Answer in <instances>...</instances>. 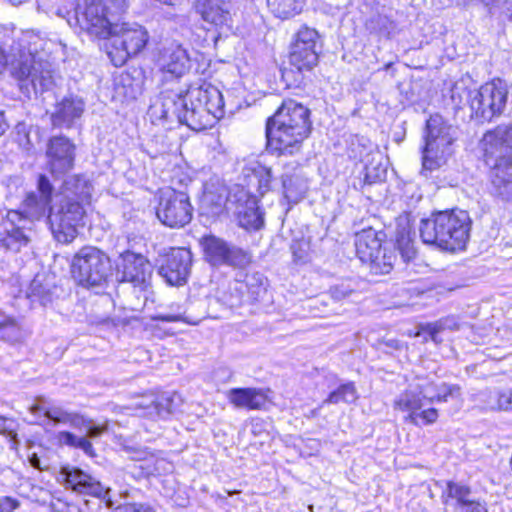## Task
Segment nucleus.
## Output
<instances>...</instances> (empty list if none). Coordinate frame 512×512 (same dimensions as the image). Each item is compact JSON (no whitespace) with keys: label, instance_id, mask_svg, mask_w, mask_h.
<instances>
[{"label":"nucleus","instance_id":"f257e3e1","mask_svg":"<svg viewBox=\"0 0 512 512\" xmlns=\"http://www.w3.org/2000/svg\"><path fill=\"white\" fill-rule=\"evenodd\" d=\"M223 115V95L211 84L191 86L185 94H162L160 119L176 120L192 130L202 131L212 127Z\"/></svg>","mask_w":512,"mask_h":512},{"label":"nucleus","instance_id":"1a4fd4ad","mask_svg":"<svg viewBox=\"0 0 512 512\" xmlns=\"http://www.w3.org/2000/svg\"><path fill=\"white\" fill-rule=\"evenodd\" d=\"M508 99L507 84L496 79L474 90L471 100L472 115L481 121H490L503 113Z\"/></svg>","mask_w":512,"mask_h":512},{"label":"nucleus","instance_id":"338daca9","mask_svg":"<svg viewBox=\"0 0 512 512\" xmlns=\"http://www.w3.org/2000/svg\"><path fill=\"white\" fill-rule=\"evenodd\" d=\"M4 423H5V418L3 417H0V432L3 433L4 432Z\"/></svg>","mask_w":512,"mask_h":512},{"label":"nucleus","instance_id":"c9c22d12","mask_svg":"<svg viewBox=\"0 0 512 512\" xmlns=\"http://www.w3.org/2000/svg\"><path fill=\"white\" fill-rule=\"evenodd\" d=\"M358 399V394L355 385L352 382H348L340 385L336 390L332 391L328 397L323 400L320 408L326 404H339L354 403Z\"/></svg>","mask_w":512,"mask_h":512},{"label":"nucleus","instance_id":"c756f323","mask_svg":"<svg viewBox=\"0 0 512 512\" xmlns=\"http://www.w3.org/2000/svg\"><path fill=\"white\" fill-rule=\"evenodd\" d=\"M202 18L207 23L224 31L231 29L229 3L203 2Z\"/></svg>","mask_w":512,"mask_h":512},{"label":"nucleus","instance_id":"dca6fc26","mask_svg":"<svg viewBox=\"0 0 512 512\" xmlns=\"http://www.w3.org/2000/svg\"><path fill=\"white\" fill-rule=\"evenodd\" d=\"M192 253L186 248H172L163 256L159 275L171 286L184 285L190 275Z\"/></svg>","mask_w":512,"mask_h":512},{"label":"nucleus","instance_id":"7ed1b4c3","mask_svg":"<svg viewBox=\"0 0 512 512\" xmlns=\"http://www.w3.org/2000/svg\"><path fill=\"white\" fill-rule=\"evenodd\" d=\"M472 221L464 210H447L433 213L420 223L423 243L441 250L463 251L470 238Z\"/></svg>","mask_w":512,"mask_h":512},{"label":"nucleus","instance_id":"f704fd0d","mask_svg":"<svg viewBox=\"0 0 512 512\" xmlns=\"http://www.w3.org/2000/svg\"><path fill=\"white\" fill-rule=\"evenodd\" d=\"M395 405L402 411H410L411 413H417L422 407L423 399L419 390H416L415 383L410 384L409 389L402 393L395 401Z\"/></svg>","mask_w":512,"mask_h":512},{"label":"nucleus","instance_id":"8fccbe9b","mask_svg":"<svg viewBox=\"0 0 512 512\" xmlns=\"http://www.w3.org/2000/svg\"><path fill=\"white\" fill-rule=\"evenodd\" d=\"M82 427L86 428V437L88 439L98 438L104 432H106L108 429L107 424L99 426V425H94V424H92L91 421H86V420H85V424Z\"/></svg>","mask_w":512,"mask_h":512},{"label":"nucleus","instance_id":"aec40b11","mask_svg":"<svg viewBox=\"0 0 512 512\" xmlns=\"http://www.w3.org/2000/svg\"><path fill=\"white\" fill-rule=\"evenodd\" d=\"M122 281L133 284L141 290H146L152 276V265L141 254L125 251L121 254Z\"/></svg>","mask_w":512,"mask_h":512},{"label":"nucleus","instance_id":"6e6d98bb","mask_svg":"<svg viewBox=\"0 0 512 512\" xmlns=\"http://www.w3.org/2000/svg\"><path fill=\"white\" fill-rule=\"evenodd\" d=\"M19 507V502L11 497L0 498V512H13Z\"/></svg>","mask_w":512,"mask_h":512},{"label":"nucleus","instance_id":"4468645a","mask_svg":"<svg viewBox=\"0 0 512 512\" xmlns=\"http://www.w3.org/2000/svg\"><path fill=\"white\" fill-rule=\"evenodd\" d=\"M202 245L206 260L213 266L243 267L249 263V257L242 249L216 236L204 237Z\"/></svg>","mask_w":512,"mask_h":512},{"label":"nucleus","instance_id":"e433bc0d","mask_svg":"<svg viewBox=\"0 0 512 512\" xmlns=\"http://www.w3.org/2000/svg\"><path fill=\"white\" fill-rule=\"evenodd\" d=\"M396 244L399 253L405 262H409L416 256L414 241L411 237V231L408 226H404L397 230Z\"/></svg>","mask_w":512,"mask_h":512},{"label":"nucleus","instance_id":"39448f33","mask_svg":"<svg viewBox=\"0 0 512 512\" xmlns=\"http://www.w3.org/2000/svg\"><path fill=\"white\" fill-rule=\"evenodd\" d=\"M7 58L12 76L19 81L20 88L26 93H42L52 86L49 64L31 51L18 49L16 52L15 48H11Z\"/></svg>","mask_w":512,"mask_h":512},{"label":"nucleus","instance_id":"603ef678","mask_svg":"<svg viewBox=\"0 0 512 512\" xmlns=\"http://www.w3.org/2000/svg\"><path fill=\"white\" fill-rule=\"evenodd\" d=\"M79 437L68 431H61L57 435V440L60 444L76 448Z\"/></svg>","mask_w":512,"mask_h":512},{"label":"nucleus","instance_id":"f8f14e48","mask_svg":"<svg viewBox=\"0 0 512 512\" xmlns=\"http://www.w3.org/2000/svg\"><path fill=\"white\" fill-rule=\"evenodd\" d=\"M320 48L318 31L307 25L301 26L290 46V64L298 71L311 70L318 63Z\"/></svg>","mask_w":512,"mask_h":512},{"label":"nucleus","instance_id":"412c9836","mask_svg":"<svg viewBox=\"0 0 512 512\" xmlns=\"http://www.w3.org/2000/svg\"><path fill=\"white\" fill-rule=\"evenodd\" d=\"M442 496L446 498V504H449V501H454L455 512H488L486 503L477 499L466 485L448 482Z\"/></svg>","mask_w":512,"mask_h":512},{"label":"nucleus","instance_id":"bb28decb","mask_svg":"<svg viewBox=\"0 0 512 512\" xmlns=\"http://www.w3.org/2000/svg\"><path fill=\"white\" fill-rule=\"evenodd\" d=\"M16 220V217H9L0 224V246L13 253L20 252L30 242V236L15 224Z\"/></svg>","mask_w":512,"mask_h":512},{"label":"nucleus","instance_id":"69168bd1","mask_svg":"<svg viewBox=\"0 0 512 512\" xmlns=\"http://www.w3.org/2000/svg\"><path fill=\"white\" fill-rule=\"evenodd\" d=\"M229 0H203V2H210V3H228Z\"/></svg>","mask_w":512,"mask_h":512},{"label":"nucleus","instance_id":"5fc2aeb1","mask_svg":"<svg viewBox=\"0 0 512 512\" xmlns=\"http://www.w3.org/2000/svg\"><path fill=\"white\" fill-rule=\"evenodd\" d=\"M498 406L502 410L512 411V391H504L499 394Z\"/></svg>","mask_w":512,"mask_h":512},{"label":"nucleus","instance_id":"4be33fe9","mask_svg":"<svg viewBox=\"0 0 512 512\" xmlns=\"http://www.w3.org/2000/svg\"><path fill=\"white\" fill-rule=\"evenodd\" d=\"M157 64L163 73L176 78L186 74L191 66L187 50L175 43H171L160 51Z\"/></svg>","mask_w":512,"mask_h":512},{"label":"nucleus","instance_id":"13d9d810","mask_svg":"<svg viewBox=\"0 0 512 512\" xmlns=\"http://www.w3.org/2000/svg\"><path fill=\"white\" fill-rule=\"evenodd\" d=\"M153 319L164 322L186 321V319L181 314H159L154 316Z\"/></svg>","mask_w":512,"mask_h":512},{"label":"nucleus","instance_id":"774afa93","mask_svg":"<svg viewBox=\"0 0 512 512\" xmlns=\"http://www.w3.org/2000/svg\"><path fill=\"white\" fill-rule=\"evenodd\" d=\"M291 248H292V250H293V254H294L295 258H297V259H302V258H303L302 254H298V253L295 251L294 245H293Z\"/></svg>","mask_w":512,"mask_h":512},{"label":"nucleus","instance_id":"680f3d73","mask_svg":"<svg viewBox=\"0 0 512 512\" xmlns=\"http://www.w3.org/2000/svg\"><path fill=\"white\" fill-rule=\"evenodd\" d=\"M7 129H8V124L4 117V113L0 111V136L3 135Z\"/></svg>","mask_w":512,"mask_h":512},{"label":"nucleus","instance_id":"ddd939ff","mask_svg":"<svg viewBox=\"0 0 512 512\" xmlns=\"http://www.w3.org/2000/svg\"><path fill=\"white\" fill-rule=\"evenodd\" d=\"M76 19L82 31L98 39H108L116 24L101 0H85L84 7L76 12Z\"/></svg>","mask_w":512,"mask_h":512},{"label":"nucleus","instance_id":"72a5a7b5","mask_svg":"<svg viewBox=\"0 0 512 512\" xmlns=\"http://www.w3.org/2000/svg\"><path fill=\"white\" fill-rule=\"evenodd\" d=\"M271 12L279 18H288L301 12L304 0H266Z\"/></svg>","mask_w":512,"mask_h":512},{"label":"nucleus","instance_id":"3c124183","mask_svg":"<svg viewBox=\"0 0 512 512\" xmlns=\"http://www.w3.org/2000/svg\"><path fill=\"white\" fill-rule=\"evenodd\" d=\"M8 329L13 335H16L19 331L18 325L15 319L3 314L0 311V330Z\"/></svg>","mask_w":512,"mask_h":512},{"label":"nucleus","instance_id":"a211bd4d","mask_svg":"<svg viewBox=\"0 0 512 512\" xmlns=\"http://www.w3.org/2000/svg\"><path fill=\"white\" fill-rule=\"evenodd\" d=\"M46 156L51 174L56 178L61 177L74 166L75 145L67 137H52L47 145Z\"/></svg>","mask_w":512,"mask_h":512},{"label":"nucleus","instance_id":"0e129e2a","mask_svg":"<svg viewBox=\"0 0 512 512\" xmlns=\"http://www.w3.org/2000/svg\"><path fill=\"white\" fill-rule=\"evenodd\" d=\"M120 9H123L127 6V0H112Z\"/></svg>","mask_w":512,"mask_h":512},{"label":"nucleus","instance_id":"b1692460","mask_svg":"<svg viewBox=\"0 0 512 512\" xmlns=\"http://www.w3.org/2000/svg\"><path fill=\"white\" fill-rule=\"evenodd\" d=\"M29 410L34 415L42 412L44 417L54 424H69L74 428H82L85 424L83 416L75 412H69L60 406L51 405L43 396L37 397L36 403Z\"/></svg>","mask_w":512,"mask_h":512},{"label":"nucleus","instance_id":"6e6552de","mask_svg":"<svg viewBox=\"0 0 512 512\" xmlns=\"http://www.w3.org/2000/svg\"><path fill=\"white\" fill-rule=\"evenodd\" d=\"M108 39V57L114 66L121 67L131 56L144 49L148 42V33L136 23H117Z\"/></svg>","mask_w":512,"mask_h":512},{"label":"nucleus","instance_id":"2f4dec72","mask_svg":"<svg viewBox=\"0 0 512 512\" xmlns=\"http://www.w3.org/2000/svg\"><path fill=\"white\" fill-rule=\"evenodd\" d=\"M26 296L32 303L46 306L53 300V285L45 275L37 274L31 281Z\"/></svg>","mask_w":512,"mask_h":512},{"label":"nucleus","instance_id":"7c9ffc66","mask_svg":"<svg viewBox=\"0 0 512 512\" xmlns=\"http://www.w3.org/2000/svg\"><path fill=\"white\" fill-rule=\"evenodd\" d=\"M49 204V202L44 201L42 196L37 195L35 192H30L24 199L21 210L9 212L8 217H16L18 220L39 219L45 214L46 207Z\"/></svg>","mask_w":512,"mask_h":512},{"label":"nucleus","instance_id":"5701e85b","mask_svg":"<svg viewBox=\"0 0 512 512\" xmlns=\"http://www.w3.org/2000/svg\"><path fill=\"white\" fill-rule=\"evenodd\" d=\"M85 111L84 100L75 95L64 97L57 102L51 113V123L58 128H71L81 119Z\"/></svg>","mask_w":512,"mask_h":512},{"label":"nucleus","instance_id":"58836bf2","mask_svg":"<svg viewBox=\"0 0 512 512\" xmlns=\"http://www.w3.org/2000/svg\"><path fill=\"white\" fill-rule=\"evenodd\" d=\"M459 325L456 320L452 317H447L440 319L434 323H428L426 325L421 326V330L423 333H426L430 336V338L434 342H438V334L444 330H456Z\"/></svg>","mask_w":512,"mask_h":512},{"label":"nucleus","instance_id":"49530a36","mask_svg":"<svg viewBox=\"0 0 512 512\" xmlns=\"http://www.w3.org/2000/svg\"><path fill=\"white\" fill-rule=\"evenodd\" d=\"M37 190L44 201L51 202L54 187L46 175L40 174L37 181Z\"/></svg>","mask_w":512,"mask_h":512},{"label":"nucleus","instance_id":"a878e982","mask_svg":"<svg viewBox=\"0 0 512 512\" xmlns=\"http://www.w3.org/2000/svg\"><path fill=\"white\" fill-rule=\"evenodd\" d=\"M226 398L235 408L260 410L267 402V395L259 388H232L226 392Z\"/></svg>","mask_w":512,"mask_h":512},{"label":"nucleus","instance_id":"393cba45","mask_svg":"<svg viewBox=\"0 0 512 512\" xmlns=\"http://www.w3.org/2000/svg\"><path fill=\"white\" fill-rule=\"evenodd\" d=\"M181 402L177 394L163 393L157 397L143 398L137 407L143 410L142 415L150 418H166L172 414Z\"/></svg>","mask_w":512,"mask_h":512},{"label":"nucleus","instance_id":"37998d69","mask_svg":"<svg viewBox=\"0 0 512 512\" xmlns=\"http://www.w3.org/2000/svg\"><path fill=\"white\" fill-rule=\"evenodd\" d=\"M460 396L461 387L459 385L442 382L438 384L435 402H448L449 400L458 399Z\"/></svg>","mask_w":512,"mask_h":512},{"label":"nucleus","instance_id":"ea45409f","mask_svg":"<svg viewBox=\"0 0 512 512\" xmlns=\"http://www.w3.org/2000/svg\"><path fill=\"white\" fill-rule=\"evenodd\" d=\"M43 40L33 32H25L19 41L11 46V48H15L16 51L18 49H22L25 52H32L36 57H40L38 54V49L42 47Z\"/></svg>","mask_w":512,"mask_h":512},{"label":"nucleus","instance_id":"052dcab7","mask_svg":"<svg viewBox=\"0 0 512 512\" xmlns=\"http://www.w3.org/2000/svg\"><path fill=\"white\" fill-rule=\"evenodd\" d=\"M29 462L31 464V466L35 469H39L41 470V460L40 458L36 455V454H33L30 458H29Z\"/></svg>","mask_w":512,"mask_h":512},{"label":"nucleus","instance_id":"0eeeda50","mask_svg":"<svg viewBox=\"0 0 512 512\" xmlns=\"http://www.w3.org/2000/svg\"><path fill=\"white\" fill-rule=\"evenodd\" d=\"M111 271L109 256L94 246L82 247L72 259V277L78 285L85 288L102 286Z\"/></svg>","mask_w":512,"mask_h":512},{"label":"nucleus","instance_id":"a19ab883","mask_svg":"<svg viewBox=\"0 0 512 512\" xmlns=\"http://www.w3.org/2000/svg\"><path fill=\"white\" fill-rule=\"evenodd\" d=\"M474 97V90L468 89L463 83H455L451 89V100L456 108L469 105Z\"/></svg>","mask_w":512,"mask_h":512},{"label":"nucleus","instance_id":"2eb2a0df","mask_svg":"<svg viewBox=\"0 0 512 512\" xmlns=\"http://www.w3.org/2000/svg\"><path fill=\"white\" fill-rule=\"evenodd\" d=\"M59 476L66 488L72 489L79 494L91 495L106 501L108 507H113L111 499L108 497L109 488H105L98 480L75 466H63Z\"/></svg>","mask_w":512,"mask_h":512},{"label":"nucleus","instance_id":"864d4df0","mask_svg":"<svg viewBox=\"0 0 512 512\" xmlns=\"http://www.w3.org/2000/svg\"><path fill=\"white\" fill-rule=\"evenodd\" d=\"M121 512H153L148 504L144 503H127L119 507Z\"/></svg>","mask_w":512,"mask_h":512},{"label":"nucleus","instance_id":"e2e57ef3","mask_svg":"<svg viewBox=\"0 0 512 512\" xmlns=\"http://www.w3.org/2000/svg\"><path fill=\"white\" fill-rule=\"evenodd\" d=\"M385 345L387 347H389L391 349H395V350H398L401 347L400 342L396 339H390V340L385 341Z\"/></svg>","mask_w":512,"mask_h":512},{"label":"nucleus","instance_id":"c85d7f7f","mask_svg":"<svg viewBox=\"0 0 512 512\" xmlns=\"http://www.w3.org/2000/svg\"><path fill=\"white\" fill-rule=\"evenodd\" d=\"M372 149L373 145L365 138H357L356 141L351 143V157L365 163V180L368 183H374L378 180H382L386 174L385 168L381 167V165L372 167L367 163V157L372 152Z\"/></svg>","mask_w":512,"mask_h":512},{"label":"nucleus","instance_id":"f3484780","mask_svg":"<svg viewBox=\"0 0 512 512\" xmlns=\"http://www.w3.org/2000/svg\"><path fill=\"white\" fill-rule=\"evenodd\" d=\"M232 201L236 202L232 212L236 215L240 227L246 230H259L264 225V215L258 206V200L241 185H234Z\"/></svg>","mask_w":512,"mask_h":512},{"label":"nucleus","instance_id":"9d476101","mask_svg":"<svg viewBox=\"0 0 512 512\" xmlns=\"http://www.w3.org/2000/svg\"><path fill=\"white\" fill-rule=\"evenodd\" d=\"M192 205L186 193L172 188L161 189L158 194L156 215L170 228H182L192 219Z\"/></svg>","mask_w":512,"mask_h":512},{"label":"nucleus","instance_id":"f03ea898","mask_svg":"<svg viewBox=\"0 0 512 512\" xmlns=\"http://www.w3.org/2000/svg\"><path fill=\"white\" fill-rule=\"evenodd\" d=\"M311 128L310 110L293 99H287L267 119V147L277 155H294L301 150Z\"/></svg>","mask_w":512,"mask_h":512},{"label":"nucleus","instance_id":"bf43d9fd","mask_svg":"<svg viewBox=\"0 0 512 512\" xmlns=\"http://www.w3.org/2000/svg\"><path fill=\"white\" fill-rule=\"evenodd\" d=\"M459 5L470 6L480 4L484 7L490 8L495 5L496 0H457Z\"/></svg>","mask_w":512,"mask_h":512},{"label":"nucleus","instance_id":"9b49d317","mask_svg":"<svg viewBox=\"0 0 512 512\" xmlns=\"http://www.w3.org/2000/svg\"><path fill=\"white\" fill-rule=\"evenodd\" d=\"M85 214L84 204L72 198L63 199L57 211L51 210L48 217L56 240L61 243L72 242L77 235L76 227Z\"/></svg>","mask_w":512,"mask_h":512},{"label":"nucleus","instance_id":"20e7f679","mask_svg":"<svg viewBox=\"0 0 512 512\" xmlns=\"http://www.w3.org/2000/svg\"><path fill=\"white\" fill-rule=\"evenodd\" d=\"M482 146L494 193L503 200L512 199V125L485 133Z\"/></svg>","mask_w":512,"mask_h":512},{"label":"nucleus","instance_id":"de8ad7c7","mask_svg":"<svg viewBox=\"0 0 512 512\" xmlns=\"http://www.w3.org/2000/svg\"><path fill=\"white\" fill-rule=\"evenodd\" d=\"M409 418L414 424H418L419 418L422 419L425 424H432L438 418V411L435 408H429L421 412L410 413Z\"/></svg>","mask_w":512,"mask_h":512},{"label":"nucleus","instance_id":"c03bdc74","mask_svg":"<svg viewBox=\"0 0 512 512\" xmlns=\"http://www.w3.org/2000/svg\"><path fill=\"white\" fill-rule=\"evenodd\" d=\"M415 385L416 390H419V394H421L423 400H427L429 403L435 402L438 384L426 378H417Z\"/></svg>","mask_w":512,"mask_h":512},{"label":"nucleus","instance_id":"473e14b6","mask_svg":"<svg viewBox=\"0 0 512 512\" xmlns=\"http://www.w3.org/2000/svg\"><path fill=\"white\" fill-rule=\"evenodd\" d=\"M282 187L287 202L296 204L304 198L308 190V183L301 174L294 173L282 176Z\"/></svg>","mask_w":512,"mask_h":512},{"label":"nucleus","instance_id":"6ab92c4d","mask_svg":"<svg viewBox=\"0 0 512 512\" xmlns=\"http://www.w3.org/2000/svg\"><path fill=\"white\" fill-rule=\"evenodd\" d=\"M234 185L228 188L219 180L206 184L201 199V209L209 216H219L224 211H232L236 202L232 201Z\"/></svg>","mask_w":512,"mask_h":512},{"label":"nucleus","instance_id":"4d7b16f0","mask_svg":"<svg viewBox=\"0 0 512 512\" xmlns=\"http://www.w3.org/2000/svg\"><path fill=\"white\" fill-rule=\"evenodd\" d=\"M76 448L81 449L90 457H94L96 455L92 443L87 437H79Z\"/></svg>","mask_w":512,"mask_h":512},{"label":"nucleus","instance_id":"423d86ee","mask_svg":"<svg viewBox=\"0 0 512 512\" xmlns=\"http://www.w3.org/2000/svg\"><path fill=\"white\" fill-rule=\"evenodd\" d=\"M457 128L450 125L438 114L430 116L426 123L425 146L422 150V165L433 171L442 166L452 154V144Z\"/></svg>","mask_w":512,"mask_h":512},{"label":"nucleus","instance_id":"79ce46f5","mask_svg":"<svg viewBox=\"0 0 512 512\" xmlns=\"http://www.w3.org/2000/svg\"><path fill=\"white\" fill-rule=\"evenodd\" d=\"M250 170L253 172V177L258 182V190L261 195L266 193L270 189V183L272 180V170L260 163H254Z\"/></svg>","mask_w":512,"mask_h":512},{"label":"nucleus","instance_id":"4c0bfd02","mask_svg":"<svg viewBox=\"0 0 512 512\" xmlns=\"http://www.w3.org/2000/svg\"><path fill=\"white\" fill-rule=\"evenodd\" d=\"M396 256L392 251H387L386 248H381V253L377 255V258L367 260V264L370 265V269L375 274H388L394 265Z\"/></svg>","mask_w":512,"mask_h":512},{"label":"nucleus","instance_id":"a18cd8bd","mask_svg":"<svg viewBox=\"0 0 512 512\" xmlns=\"http://www.w3.org/2000/svg\"><path fill=\"white\" fill-rule=\"evenodd\" d=\"M265 278L261 273L247 274L245 277V284L251 298L256 299L262 291H265L264 286Z\"/></svg>","mask_w":512,"mask_h":512},{"label":"nucleus","instance_id":"09e8293b","mask_svg":"<svg viewBox=\"0 0 512 512\" xmlns=\"http://www.w3.org/2000/svg\"><path fill=\"white\" fill-rule=\"evenodd\" d=\"M353 292L354 289L349 282H341L330 288L332 298L338 301L349 297Z\"/></svg>","mask_w":512,"mask_h":512},{"label":"nucleus","instance_id":"cd10ccee","mask_svg":"<svg viewBox=\"0 0 512 512\" xmlns=\"http://www.w3.org/2000/svg\"><path fill=\"white\" fill-rule=\"evenodd\" d=\"M383 236L382 231L372 228L364 229L356 234V253L363 263L377 258V255L381 253Z\"/></svg>","mask_w":512,"mask_h":512}]
</instances>
